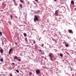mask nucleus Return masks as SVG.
<instances>
[{"label":"nucleus","instance_id":"nucleus-13","mask_svg":"<svg viewBox=\"0 0 76 76\" xmlns=\"http://www.w3.org/2000/svg\"><path fill=\"white\" fill-rule=\"evenodd\" d=\"M71 3L73 4H74V1H71Z\"/></svg>","mask_w":76,"mask_h":76},{"label":"nucleus","instance_id":"nucleus-5","mask_svg":"<svg viewBox=\"0 0 76 76\" xmlns=\"http://www.w3.org/2000/svg\"><path fill=\"white\" fill-rule=\"evenodd\" d=\"M39 51V52H40L41 54H44V51L41 50V49H40Z\"/></svg>","mask_w":76,"mask_h":76},{"label":"nucleus","instance_id":"nucleus-20","mask_svg":"<svg viewBox=\"0 0 76 76\" xmlns=\"http://www.w3.org/2000/svg\"><path fill=\"white\" fill-rule=\"evenodd\" d=\"M20 2H21V3H23V1L22 0H20Z\"/></svg>","mask_w":76,"mask_h":76},{"label":"nucleus","instance_id":"nucleus-28","mask_svg":"<svg viewBox=\"0 0 76 76\" xmlns=\"http://www.w3.org/2000/svg\"><path fill=\"white\" fill-rule=\"evenodd\" d=\"M35 1H36L37 2H38V0H35Z\"/></svg>","mask_w":76,"mask_h":76},{"label":"nucleus","instance_id":"nucleus-3","mask_svg":"<svg viewBox=\"0 0 76 76\" xmlns=\"http://www.w3.org/2000/svg\"><path fill=\"white\" fill-rule=\"evenodd\" d=\"M55 15H56V16H58V12L57 10L55 11Z\"/></svg>","mask_w":76,"mask_h":76},{"label":"nucleus","instance_id":"nucleus-36","mask_svg":"<svg viewBox=\"0 0 76 76\" xmlns=\"http://www.w3.org/2000/svg\"><path fill=\"white\" fill-rule=\"evenodd\" d=\"M14 60L15 61L16 60V59H14Z\"/></svg>","mask_w":76,"mask_h":76},{"label":"nucleus","instance_id":"nucleus-25","mask_svg":"<svg viewBox=\"0 0 76 76\" xmlns=\"http://www.w3.org/2000/svg\"><path fill=\"white\" fill-rule=\"evenodd\" d=\"M10 76H12V74H10Z\"/></svg>","mask_w":76,"mask_h":76},{"label":"nucleus","instance_id":"nucleus-35","mask_svg":"<svg viewBox=\"0 0 76 76\" xmlns=\"http://www.w3.org/2000/svg\"><path fill=\"white\" fill-rule=\"evenodd\" d=\"M58 56H59V55H60L58 53Z\"/></svg>","mask_w":76,"mask_h":76},{"label":"nucleus","instance_id":"nucleus-32","mask_svg":"<svg viewBox=\"0 0 76 76\" xmlns=\"http://www.w3.org/2000/svg\"><path fill=\"white\" fill-rule=\"evenodd\" d=\"M42 48H44V46H42Z\"/></svg>","mask_w":76,"mask_h":76},{"label":"nucleus","instance_id":"nucleus-30","mask_svg":"<svg viewBox=\"0 0 76 76\" xmlns=\"http://www.w3.org/2000/svg\"><path fill=\"white\" fill-rule=\"evenodd\" d=\"M44 45V44H42L41 45H42V46Z\"/></svg>","mask_w":76,"mask_h":76},{"label":"nucleus","instance_id":"nucleus-9","mask_svg":"<svg viewBox=\"0 0 76 76\" xmlns=\"http://www.w3.org/2000/svg\"><path fill=\"white\" fill-rule=\"evenodd\" d=\"M0 61H1L2 63H3V58H1L0 60Z\"/></svg>","mask_w":76,"mask_h":76},{"label":"nucleus","instance_id":"nucleus-16","mask_svg":"<svg viewBox=\"0 0 76 76\" xmlns=\"http://www.w3.org/2000/svg\"><path fill=\"white\" fill-rule=\"evenodd\" d=\"M14 58H15V59H18V56H15L14 57Z\"/></svg>","mask_w":76,"mask_h":76},{"label":"nucleus","instance_id":"nucleus-26","mask_svg":"<svg viewBox=\"0 0 76 76\" xmlns=\"http://www.w3.org/2000/svg\"><path fill=\"white\" fill-rule=\"evenodd\" d=\"M0 34L1 35H2V32H0Z\"/></svg>","mask_w":76,"mask_h":76},{"label":"nucleus","instance_id":"nucleus-12","mask_svg":"<svg viewBox=\"0 0 76 76\" xmlns=\"http://www.w3.org/2000/svg\"><path fill=\"white\" fill-rule=\"evenodd\" d=\"M35 43H36V41H35V40H34L33 41V43L34 44H35Z\"/></svg>","mask_w":76,"mask_h":76},{"label":"nucleus","instance_id":"nucleus-15","mask_svg":"<svg viewBox=\"0 0 76 76\" xmlns=\"http://www.w3.org/2000/svg\"><path fill=\"white\" fill-rule=\"evenodd\" d=\"M65 47H69V45H67V44H66L65 45Z\"/></svg>","mask_w":76,"mask_h":76},{"label":"nucleus","instance_id":"nucleus-14","mask_svg":"<svg viewBox=\"0 0 76 76\" xmlns=\"http://www.w3.org/2000/svg\"><path fill=\"white\" fill-rule=\"evenodd\" d=\"M10 17L11 18V19H12V18H13V15H10Z\"/></svg>","mask_w":76,"mask_h":76},{"label":"nucleus","instance_id":"nucleus-2","mask_svg":"<svg viewBox=\"0 0 76 76\" xmlns=\"http://www.w3.org/2000/svg\"><path fill=\"white\" fill-rule=\"evenodd\" d=\"M35 18H34V22H36L37 21H38V19L37 17V16L35 15Z\"/></svg>","mask_w":76,"mask_h":76},{"label":"nucleus","instance_id":"nucleus-7","mask_svg":"<svg viewBox=\"0 0 76 76\" xmlns=\"http://www.w3.org/2000/svg\"><path fill=\"white\" fill-rule=\"evenodd\" d=\"M12 50H13V49H10L9 51V53L10 54L11 53V52H12Z\"/></svg>","mask_w":76,"mask_h":76},{"label":"nucleus","instance_id":"nucleus-10","mask_svg":"<svg viewBox=\"0 0 76 76\" xmlns=\"http://www.w3.org/2000/svg\"><path fill=\"white\" fill-rule=\"evenodd\" d=\"M23 34L24 37H26V36H27V34H26V33H23Z\"/></svg>","mask_w":76,"mask_h":76},{"label":"nucleus","instance_id":"nucleus-33","mask_svg":"<svg viewBox=\"0 0 76 76\" xmlns=\"http://www.w3.org/2000/svg\"><path fill=\"white\" fill-rule=\"evenodd\" d=\"M12 64H13L14 65H15V63H12Z\"/></svg>","mask_w":76,"mask_h":76},{"label":"nucleus","instance_id":"nucleus-4","mask_svg":"<svg viewBox=\"0 0 76 76\" xmlns=\"http://www.w3.org/2000/svg\"><path fill=\"white\" fill-rule=\"evenodd\" d=\"M36 72L37 74H39L40 73V71L37 69L36 70Z\"/></svg>","mask_w":76,"mask_h":76},{"label":"nucleus","instance_id":"nucleus-38","mask_svg":"<svg viewBox=\"0 0 76 76\" xmlns=\"http://www.w3.org/2000/svg\"><path fill=\"white\" fill-rule=\"evenodd\" d=\"M58 11H59V10H58Z\"/></svg>","mask_w":76,"mask_h":76},{"label":"nucleus","instance_id":"nucleus-19","mask_svg":"<svg viewBox=\"0 0 76 76\" xmlns=\"http://www.w3.org/2000/svg\"><path fill=\"white\" fill-rule=\"evenodd\" d=\"M16 72L17 73H19V71L18 70H16Z\"/></svg>","mask_w":76,"mask_h":76},{"label":"nucleus","instance_id":"nucleus-17","mask_svg":"<svg viewBox=\"0 0 76 76\" xmlns=\"http://www.w3.org/2000/svg\"><path fill=\"white\" fill-rule=\"evenodd\" d=\"M37 47H37V44H36L35 45V48H37Z\"/></svg>","mask_w":76,"mask_h":76},{"label":"nucleus","instance_id":"nucleus-37","mask_svg":"<svg viewBox=\"0 0 76 76\" xmlns=\"http://www.w3.org/2000/svg\"><path fill=\"white\" fill-rule=\"evenodd\" d=\"M47 44H48V43H47Z\"/></svg>","mask_w":76,"mask_h":76},{"label":"nucleus","instance_id":"nucleus-22","mask_svg":"<svg viewBox=\"0 0 76 76\" xmlns=\"http://www.w3.org/2000/svg\"><path fill=\"white\" fill-rule=\"evenodd\" d=\"M25 39L26 42H27V41H28V39H27V38H25Z\"/></svg>","mask_w":76,"mask_h":76},{"label":"nucleus","instance_id":"nucleus-23","mask_svg":"<svg viewBox=\"0 0 76 76\" xmlns=\"http://www.w3.org/2000/svg\"><path fill=\"white\" fill-rule=\"evenodd\" d=\"M60 57H63V55H62V54H60Z\"/></svg>","mask_w":76,"mask_h":76},{"label":"nucleus","instance_id":"nucleus-34","mask_svg":"<svg viewBox=\"0 0 76 76\" xmlns=\"http://www.w3.org/2000/svg\"><path fill=\"white\" fill-rule=\"evenodd\" d=\"M54 1H57V0H54Z\"/></svg>","mask_w":76,"mask_h":76},{"label":"nucleus","instance_id":"nucleus-24","mask_svg":"<svg viewBox=\"0 0 76 76\" xmlns=\"http://www.w3.org/2000/svg\"><path fill=\"white\" fill-rule=\"evenodd\" d=\"M13 1L14 3H16V1L15 0H13Z\"/></svg>","mask_w":76,"mask_h":76},{"label":"nucleus","instance_id":"nucleus-31","mask_svg":"<svg viewBox=\"0 0 76 76\" xmlns=\"http://www.w3.org/2000/svg\"><path fill=\"white\" fill-rule=\"evenodd\" d=\"M52 40L53 41H54V39L52 38Z\"/></svg>","mask_w":76,"mask_h":76},{"label":"nucleus","instance_id":"nucleus-6","mask_svg":"<svg viewBox=\"0 0 76 76\" xmlns=\"http://www.w3.org/2000/svg\"><path fill=\"white\" fill-rule=\"evenodd\" d=\"M0 52L1 53H3V49L1 48L0 49Z\"/></svg>","mask_w":76,"mask_h":76},{"label":"nucleus","instance_id":"nucleus-18","mask_svg":"<svg viewBox=\"0 0 76 76\" xmlns=\"http://www.w3.org/2000/svg\"><path fill=\"white\" fill-rule=\"evenodd\" d=\"M17 60L18 61H21V60L20 59H17Z\"/></svg>","mask_w":76,"mask_h":76},{"label":"nucleus","instance_id":"nucleus-8","mask_svg":"<svg viewBox=\"0 0 76 76\" xmlns=\"http://www.w3.org/2000/svg\"><path fill=\"white\" fill-rule=\"evenodd\" d=\"M68 31L69 33H72V30H68Z\"/></svg>","mask_w":76,"mask_h":76},{"label":"nucleus","instance_id":"nucleus-27","mask_svg":"<svg viewBox=\"0 0 76 76\" xmlns=\"http://www.w3.org/2000/svg\"><path fill=\"white\" fill-rule=\"evenodd\" d=\"M58 33L59 34V35H60V34H61V33H60V32L58 31Z\"/></svg>","mask_w":76,"mask_h":76},{"label":"nucleus","instance_id":"nucleus-11","mask_svg":"<svg viewBox=\"0 0 76 76\" xmlns=\"http://www.w3.org/2000/svg\"><path fill=\"white\" fill-rule=\"evenodd\" d=\"M20 7V8H22V4H20L19 5Z\"/></svg>","mask_w":76,"mask_h":76},{"label":"nucleus","instance_id":"nucleus-29","mask_svg":"<svg viewBox=\"0 0 76 76\" xmlns=\"http://www.w3.org/2000/svg\"><path fill=\"white\" fill-rule=\"evenodd\" d=\"M41 39V37H40L39 38V41H40V39Z\"/></svg>","mask_w":76,"mask_h":76},{"label":"nucleus","instance_id":"nucleus-1","mask_svg":"<svg viewBox=\"0 0 76 76\" xmlns=\"http://www.w3.org/2000/svg\"><path fill=\"white\" fill-rule=\"evenodd\" d=\"M53 54L52 53H50L49 54V57H50V60L52 61H53V60L52 59V58H53Z\"/></svg>","mask_w":76,"mask_h":76},{"label":"nucleus","instance_id":"nucleus-21","mask_svg":"<svg viewBox=\"0 0 76 76\" xmlns=\"http://www.w3.org/2000/svg\"><path fill=\"white\" fill-rule=\"evenodd\" d=\"M31 74H32V72H30L29 73V76L31 75Z\"/></svg>","mask_w":76,"mask_h":76}]
</instances>
